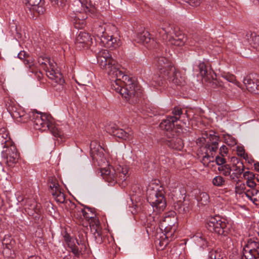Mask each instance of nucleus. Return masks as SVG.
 Instances as JSON below:
<instances>
[{
  "label": "nucleus",
  "mask_w": 259,
  "mask_h": 259,
  "mask_svg": "<svg viewBox=\"0 0 259 259\" xmlns=\"http://www.w3.org/2000/svg\"><path fill=\"white\" fill-rule=\"evenodd\" d=\"M96 55L97 62L103 69H105L110 76L111 87L116 92L119 93L131 104L142 102L143 91L141 86L134 82L132 78L120 70L119 65L106 49H91Z\"/></svg>",
  "instance_id": "nucleus-1"
},
{
  "label": "nucleus",
  "mask_w": 259,
  "mask_h": 259,
  "mask_svg": "<svg viewBox=\"0 0 259 259\" xmlns=\"http://www.w3.org/2000/svg\"><path fill=\"white\" fill-rule=\"evenodd\" d=\"M93 31L96 39L100 40L101 46L112 49L121 45L120 40L114 35L113 32H117V28L115 25H98L94 28Z\"/></svg>",
  "instance_id": "nucleus-2"
},
{
  "label": "nucleus",
  "mask_w": 259,
  "mask_h": 259,
  "mask_svg": "<svg viewBox=\"0 0 259 259\" xmlns=\"http://www.w3.org/2000/svg\"><path fill=\"white\" fill-rule=\"evenodd\" d=\"M146 196L147 201L153 208L154 211L160 212L166 207V200L163 195V191L161 187L154 183L148 185Z\"/></svg>",
  "instance_id": "nucleus-3"
},
{
  "label": "nucleus",
  "mask_w": 259,
  "mask_h": 259,
  "mask_svg": "<svg viewBox=\"0 0 259 259\" xmlns=\"http://www.w3.org/2000/svg\"><path fill=\"white\" fill-rule=\"evenodd\" d=\"M103 178L110 185L121 183L125 181L128 177V167L126 165H118L115 168H104L101 170Z\"/></svg>",
  "instance_id": "nucleus-4"
},
{
  "label": "nucleus",
  "mask_w": 259,
  "mask_h": 259,
  "mask_svg": "<svg viewBox=\"0 0 259 259\" xmlns=\"http://www.w3.org/2000/svg\"><path fill=\"white\" fill-rule=\"evenodd\" d=\"M174 33V26L166 23L164 24L161 29L159 30L158 33L156 34V37L165 40L167 45L183 46L186 41V36L183 34L178 35L175 34V36L172 35Z\"/></svg>",
  "instance_id": "nucleus-5"
},
{
  "label": "nucleus",
  "mask_w": 259,
  "mask_h": 259,
  "mask_svg": "<svg viewBox=\"0 0 259 259\" xmlns=\"http://www.w3.org/2000/svg\"><path fill=\"white\" fill-rule=\"evenodd\" d=\"M177 223V218L176 216L175 211L168 212L166 215L160 221L159 227L161 230H164L165 233V238L159 241L160 245H164L166 246L169 241L172 240L174 233L176 230L175 224Z\"/></svg>",
  "instance_id": "nucleus-6"
},
{
  "label": "nucleus",
  "mask_w": 259,
  "mask_h": 259,
  "mask_svg": "<svg viewBox=\"0 0 259 259\" xmlns=\"http://www.w3.org/2000/svg\"><path fill=\"white\" fill-rule=\"evenodd\" d=\"M17 200L23 205L25 211L35 219H39L42 210L41 205L37 203L33 197L24 198L22 195L17 196Z\"/></svg>",
  "instance_id": "nucleus-7"
},
{
  "label": "nucleus",
  "mask_w": 259,
  "mask_h": 259,
  "mask_svg": "<svg viewBox=\"0 0 259 259\" xmlns=\"http://www.w3.org/2000/svg\"><path fill=\"white\" fill-rule=\"evenodd\" d=\"M206 228L211 232L220 235H227L230 232V225L219 217H211L207 222Z\"/></svg>",
  "instance_id": "nucleus-8"
},
{
  "label": "nucleus",
  "mask_w": 259,
  "mask_h": 259,
  "mask_svg": "<svg viewBox=\"0 0 259 259\" xmlns=\"http://www.w3.org/2000/svg\"><path fill=\"white\" fill-rule=\"evenodd\" d=\"M219 140V136L210 134L209 139L204 147V148L206 149V152L202 160L203 165H207L208 163L213 162V152H215L218 149Z\"/></svg>",
  "instance_id": "nucleus-9"
},
{
  "label": "nucleus",
  "mask_w": 259,
  "mask_h": 259,
  "mask_svg": "<svg viewBox=\"0 0 259 259\" xmlns=\"http://www.w3.org/2000/svg\"><path fill=\"white\" fill-rule=\"evenodd\" d=\"M154 63L157 69L159 72L160 75L159 78H165V75L167 72H169L171 68L174 67L172 62L166 57L162 56L156 57L155 59ZM152 79L153 81L155 82V83L153 84L152 83V84L155 86L159 85L161 81V79L160 78L156 80H155L154 78H153Z\"/></svg>",
  "instance_id": "nucleus-10"
},
{
  "label": "nucleus",
  "mask_w": 259,
  "mask_h": 259,
  "mask_svg": "<svg viewBox=\"0 0 259 259\" xmlns=\"http://www.w3.org/2000/svg\"><path fill=\"white\" fill-rule=\"evenodd\" d=\"M38 62L43 66H46L48 63L50 68L47 67L46 70L47 76L51 80H54L55 82L59 85H62L64 83V79L62 78V74L58 70H55V66L51 62L50 60L47 58H44L40 57L39 58Z\"/></svg>",
  "instance_id": "nucleus-11"
},
{
  "label": "nucleus",
  "mask_w": 259,
  "mask_h": 259,
  "mask_svg": "<svg viewBox=\"0 0 259 259\" xmlns=\"http://www.w3.org/2000/svg\"><path fill=\"white\" fill-rule=\"evenodd\" d=\"M64 239L68 247L70 248L71 252L75 256L78 257L80 254H82L87 249L84 242H82L81 241L79 242L76 239L71 237L67 233L64 234Z\"/></svg>",
  "instance_id": "nucleus-12"
},
{
  "label": "nucleus",
  "mask_w": 259,
  "mask_h": 259,
  "mask_svg": "<svg viewBox=\"0 0 259 259\" xmlns=\"http://www.w3.org/2000/svg\"><path fill=\"white\" fill-rule=\"evenodd\" d=\"M34 128L36 130L46 131L51 126L54 122L53 119L51 115L47 114H40L36 115L33 118Z\"/></svg>",
  "instance_id": "nucleus-13"
},
{
  "label": "nucleus",
  "mask_w": 259,
  "mask_h": 259,
  "mask_svg": "<svg viewBox=\"0 0 259 259\" xmlns=\"http://www.w3.org/2000/svg\"><path fill=\"white\" fill-rule=\"evenodd\" d=\"M3 148L2 157L6 160V162L9 166H13L14 164L17 163L19 157L15 145L13 143L11 146H5Z\"/></svg>",
  "instance_id": "nucleus-14"
},
{
  "label": "nucleus",
  "mask_w": 259,
  "mask_h": 259,
  "mask_svg": "<svg viewBox=\"0 0 259 259\" xmlns=\"http://www.w3.org/2000/svg\"><path fill=\"white\" fill-rule=\"evenodd\" d=\"M8 110L12 117L18 122H26L30 118L29 113H26L24 109L17 105L9 106Z\"/></svg>",
  "instance_id": "nucleus-15"
},
{
  "label": "nucleus",
  "mask_w": 259,
  "mask_h": 259,
  "mask_svg": "<svg viewBox=\"0 0 259 259\" xmlns=\"http://www.w3.org/2000/svg\"><path fill=\"white\" fill-rule=\"evenodd\" d=\"M256 74H249L243 79V83L246 89L250 92L259 94V79Z\"/></svg>",
  "instance_id": "nucleus-16"
},
{
  "label": "nucleus",
  "mask_w": 259,
  "mask_h": 259,
  "mask_svg": "<svg viewBox=\"0 0 259 259\" xmlns=\"http://www.w3.org/2000/svg\"><path fill=\"white\" fill-rule=\"evenodd\" d=\"M177 85H183L185 83V76L175 67L171 68L165 75V78Z\"/></svg>",
  "instance_id": "nucleus-17"
},
{
  "label": "nucleus",
  "mask_w": 259,
  "mask_h": 259,
  "mask_svg": "<svg viewBox=\"0 0 259 259\" xmlns=\"http://www.w3.org/2000/svg\"><path fill=\"white\" fill-rule=\"evenodd\" d=\"M242 253H250L253 256H259V239H249L243 249Z\"/></svg>",
  "instance_id": "nucleus-18"
},
{
  "label": "nucleus",
  "mask_w": 259,
  "mask_h": 259,
  "mask_svg": "<svg viewBox=\"0 0 259 259\" xmlns=\"http://www.w3.org/2000/svg\"><path fill=\"white\" fill-rule=\"evenodd\" d=\"M92 44V38L88 32L80 31L76 37L75 45L79 49L88 47Z\"/></svg>",
  "instance_id": "nucleus-19"
},
{
  "label": "nucleus",
  "mask_w": 259,
  "mask_h": 259,
  "mask_svg": "<svg viewBox=\"0 0 259 259\" xmlns=\"http://www.w3.org/2000/svg\"><path fill=\"white\" fill-rule=\"evenodd\" d=\"M51 193L57 202L63 203L65 201L64 194L62 192L61 187L56 180L52 181L50 184Z\"/></svg>",
  "instance_id": "nucleus-20"
},
{
  "label": "nucleus",
  "mask_w": 259,
  "mask_h": 259,
  "mask_svg": "<svg viewBox=\"0 0 259 259\" xmlns=\"http://www.w3.org/2000/svg\"><path fill=\"white\" fill-rule=\"evenodd\" d=\"M70 17L76 28L82 29L86 25L85 20L87 18V15L85 13L79 12L72 14Z\"/></svg>",
  "instance_id": "nucleus-21"
},
{
  "label": "nucleus",
  "mask_w": 259,
  "mask_h": 259,
  "mask_svg": "<svg viewBox=\"0 0 259 259\" xmlns=\"http://www.w3.org/2000/svg\"><path fill=\"white\" fill-rule=\"evenodd\" d=\"M198 68L203 80L206 82H211L213 78V72L210 67L206 65L204 62H202L199 64Z\"/></svg>",
  "instance_id": "nucleus-22"
},
{
  "label": "nucleus",
  "mask_w": 259,
  "mask_h": 259,
  "mask_svg": "<svg viewBox=\"0 0 259 259\" xmlns=\"http://www.w3.org/2000/svg\"><path fill=\"white\" fill-rule=\"evenodd\" d=\"M149 36L150 33L148 31H144L137 34L136 40L139 43L150 44V47H156V41L153 38H151Z\"/></svg>",
  "instance_id": "nucleus-23"
},
{
  "label": "nucleus",
  "mask_w": 259,
  "mask_h": 259,
  "mask_svg": "<svg viewBox=\"0 0 259 259\" xmlns=\"http://www.w3.org/2000/svg\"><path fill=\"white\" fill-rule=\"evenodd\" d=\"M244 170V165L243 162L240 160H237L236 163L233 164L232 166V172L231 175V180L236 181L241 176Z\"/></svg>",
  "instance_id": "nucleus-24"
},
{
  "label": "nucleus",
  "mask_w": 259,
  "mask_h": 259,
  "mask_svg": "<svg viewBox=\"0 0 259 259\" xmlns=\"http://www.w3.org/2000/svg\"><path fill=\"white\" fill-rule=\"evenodd\" d=\"M176 117H167L164 119L159 124V127L162 130L167 132H171V135L174 136L173 128L174 127V123L177 121Z\"/></svg>",
  "instance_id": "nucleus-25"
},
{
  "label": "nucleus",
  "mask_w": 259,
  "mask_h": 259,
  "mask_svg": "<svg viewBox=\"0 0 259 259\" xmlns=\"http://www.w3.org/2000/svg\"><path fill=\"white\" fill-rule=\"evenodd\" d=\"M112 135L119 139L126 141L132 140L133 137V133L131 131L126 132L122 129L118 128L113 130Z\"/></svg>",
  "instance_id": "nucleus-26"
},
{
  "label": "nucleus",
  "mask_w": 259,
  "mask_h": 259,
  "mask_svg": "<svg viewBox=\"0 0 259 259\" xmlns=\"http://www.w3.org/2000/svg\"><path fill=\"white\" fill-rule=\"evenodd\" d=\"M169 138L167 142V145L170 148L177 150H181L183 148L184 144L181 138L175 136Z\"/></svg>",
  "instance_id": "nucleus-27"
},
{
  "label": "nucleus",
  "mask_w": 259,
  "mask_h": 259,
  "mask_svg": "<svg viewBox=\"0 0 259 259\" xmlns=\"http://www.w3.org/2000/svg\"><path fill=\"white\" fill-rule=\"evenodd\" d=\"M24 7L27 9L31 13L34 11H37L41 0H22Z\"/></svg>",
  "instance_id": "nucleus-28"
},
{
  "label": "nucleus",
  "mask_w": 259,
  "mask_h": 259,
  "mask_svg": "<svg viewBox=\"0 0 259 259\" xmlns=\"http://www.w3.org/2000/svg\"><path fill=\"white\" fill-rule=\"evenodd\" d=\"M91 152L94 158H96V155L102 157L103 156L104 149L99 144H97L95 141L91 142L90 144Z\"/></svg>",
  "instance_id": "nucleus-29"
},
{
  "label": "nucleus",
  "mask_w": 259,
  "mask_h": 259,
  "mask_svg": "<svg viewBox=\"0 0 259 259\" xmlns=\"http://www.w3.org/2000/svg\"><path fill=\"white\" fill-rule=\"evenodd\" d=\"M175 207V209L182 214L188 213L191 208L189 203L181 201L178 202Z\"/></svg>",
  "instance_id": "nucleus-30"
},
{
  "label": "nucleus",
  "mask_w": 259,
  "mask_h": 259,
  "mask_svg": "<svg viewBox=\"0 0 259 259\" xmlns=\"http://www.w3.org/2000/svg\"><path fill=\"white\" fill-rule=\"evenodd\" d=\"M246 197L251 200L255 205H259V191L257 190L247 191Z\"/></svg>",
  "instance_id": "nucleus-31"
},
{
  "label": "nucleus",
  "mask_w": 259,
  "mask_h": 259,
  "mask_svg": "<svg viewBox=\"0 0 259 259\" xmlns=\"http://www.w3.org/2000/svg\"><path fill=\"white\" fill-rule=\"evenodd\" d=\"M80 212L83 217L87 220L92 219L96 217L94 209L89 207H87L84 209H81Z\"/></svg>",
  "instance_id": "nucleus-32"
},
{
  "label": "nucleus",
  "mask_w": 259,
  "mask_h": 259,
  "mask_svg": "<svg viewBox=\"0 0 259 259\" xmlns=\"http://www.w3.org/2000/svg\"><path fill=\"white\" fill-rule=\"evenodd\" d=\"M197 200L199 203L203 205H205L209 202V196L206 192H200L199 194L197 197Z\"/></svg>",
  "instance_id": "nucleus-33"
},
{
  "label": "nucleus",
  "mask_w": 259,
  "mask_h": 259,
  "mask_svg": "<svg viewBox=\"0 0 259 259\" xmlns=\"http://www.w3.org/2000/svg\"><path fill=\"white\" fill-rule=\"evenodd\" d=\"M212 185L215 187H223L225 186L226 181L224 178L221 176H217L212 179Z\"/></svg>",
  "instance_id": "nucleus-34"
},
{
  "label": "nucleus",
  "mask_w": 259,
  "mask_h": 259,
  "mask_svg": "<svg viewBox=\"0 0 259 259\" xmlns=\"http://www.w3.org/2000/svg\"><path fill=\"white\" fill-rule=\"evenodd\" d=\"M81 6L84 8V11H88L92 14L95 13L96 9L95 7L91 4V2H88L85 0H81V2H79Z\"/></svg>",
  "instance_id": "nucleus-35"
},
{
  "label": "nucleus",
  "mask_w": 259,
  "mask_h": 259,
  "mask_svg": "<svg viewBox=\"0 0 259 259\" xmlns=\"http://www.w3.org/2000/svg\"><path fill=\"white\" fill-rule=\"evenodd\" d=\"M251 39L248 40L250 46L259 51V35L251 34L249 35Z\"/></svg>",
  "instance_id": "nucleus-36"
},
{
  "label": "nucleus",
  "mask_w": 259,
  "mask_h": 259,
  "mask_svg": "<svg viewBox=\"0 0 259 259\" xmlns=\"http://www.w3.org/2000/svg\"><path fill=\"white\" fill-rule=\"evenodd\" d=\"M218 170L224 176H229L231 179L232 167L227 164H224L218 167Z\"/></svg>",
  "instance_id": "nucleus-37"
},
{
  "label": "nucleus",
  "mask_w": 259,
  "mask_h": 259,
  "mask_svg": "<svg viewBox=\"0 0 259 259\" xmlns=\"http://www.w3.org/2000/svg\"><path fill=\"white\" fill-rule=\"evenodd\" d=\"M47 130H49L52 135L56 137H59L62 138L64 137L63 132L61 131L57 126L54 124L53 123L51 124L50 127Z\"/></svg>",
  "instance_id": "nucleus-38"
},
{
  "label": "nucleus",
  "mask_w": 259,
  "mask_h": 259,
  "mask_svg": "<svg viewBox=\"0 0 259 259\" xmlns=\"http://www.w3.org/2000/svg\"><path fill=\"white\" fill-rule=\"evenodd\" d=\"M223 254L220 252L212 249L209 252L208 259H223Z\"/></svg>",
  "instance_id": "nucleus-39"
},
{
  "label": "nucleus",
  "mask_w": 259,
  "mask_h": 259,
  "mask_svg": "<svg viewBox=\"0 0 259 259\" xmlns=\"http://www.w3.org/2000/svg\"><path fill=\"white\" fill-rule=\"evenodd\" d=\"M224 138L226 144L231 147L237 144V140L231 135H227L225 136Z\"/></svg>",
  "instance_id": "nucleus-40"
},
{
  "label": "nucleus",
  "mask_w": 259,
  "mask_h": 259,
  "mask_svg": "<svg viewBox=\"0 0 259 259\" xmlns=\"http://www.w3.org/2000/svg\"><path fill=\"white\" fill-rule=\"evenodd\" d=\"M94 238L96 242L98 244L103 242V239L101 235V231L99 228L96 229L94 233Z\"/></svg>",
  "instance_id": "nucleus-41"
},
{
  "label": "nucleus",
  "mask_w": 259,
  "mask_h": 259,
  "mask_svg": "<svg viewBox=\"0 0 259 259\" xmlns=\"http://www.w3.org/2000/svg\"><path fill=\"white\" fill-rule=\"evenodd\" d=\"M173 116H170L171 117H176L177 121L180 118L181 115L182 114V111L181 108L178 107H175L172 112Z\"/></svg>",
  "instance_id": "nucleus-42"
},
{
  "label": "nucleus",
  "mask_w": 259,
  "mask_h": 259,
  "mask_svg": "<svg viewBox=\"0 0 259 259\" xmlns=\"http://www.w3.org/2000/svg\"><path fill=\"white\" fill-rule=\"evenodd\" d=\"M222 77L229 82L233 83L235 81L236 77L232 74L224 73L222 74Z\"/></svg>",
  "instance_id": "nucleus-43"
},
{
  "label": "nucleus",
  "mask_w": 259,
  "mask_h": 259,
  "mask_svg": "<svg viewBox=\"0 0 259 259\" xmlns=\"http://www.w3.org/2000/svg\"><path fill=\"white\" fill-rule=\"evenodd\" d=\"M236 151L238 156L243 157L245 159H247V155L245 153V150L243 147L238 146Z\"/></svg>",
  "instance_id": "nucleus-44"
},
{
  "label": "nucleus",
  "mask_w": 259,
  "mask_h": 259,
  "mask_svg": "<svg viewBox=\"0 0 259 259\" xmlns=\"http://www.w3.org/2000/svg\"><path fill=\"white\" fill-rule=\"evenodd\" d=\"M247 186L249 187L250 189L248 190H246L245 192V195L246 196V193L247 191H250L252 190H257L255 189L256 183L254 181V180L249 181H246Z\"/></svg>",
  "instance_id": "nucleus-45"
},
{
  "label": "nucleus",
  "mask_w": 259,
  "mask_h": 259,
  "mask_svg": "<svg viewBox=\"0 0 259 259\" xmlns=\"http://www.w3.org/2000/svg\"><path fill=\"white\" fill-rule=\"evenodd\" d=\"M243 177L246 180V181H251L254 180L255 178V175L249 171H246L244 172Z\"/></svg>",
  "instance_id": "nucleus-46"
},
{
  "label": "nucleus",
  "mask_w": 259,
  "mask_h": 259,
  "mask_svg": "<svg viewBox=\"0 0 259 259\" xmlns=\"http://www.w3.org/2000/svg\"><path fill=\"white\" fill-rule=\"evenodd\" d=\"M0 133L1 136L5 140H11L10 136H9V134L6 130L4 128H2L0 129Z\"/></svg>",
  "instance_id": "nucleus-47"
},
{
  "label": "nucleus",
  "mask_w": 259,
  "mask_h": 259,
  "mask_svg": "<svg viewBox=\"0 0 259 259\" xmlns=\"http://www.w3.org/2000/svg\"><path fill=\"white\" fill-rule=\"evenodd\" d=\"M53 5H57L59 7H63L66 2V0H51Z\"/></svg>",
  "instance_id": "nucleus-48"
},
{
  "label": "nucleus",
  "mask_w": 259,
  "mask_h": 259,
  "mask_svg": "<svg viewBox=\"0 0 259 259\" xmlns=\"http://www.w3.org/2000/svg\"><path fill=\"white\" fill-rule=\"evenodd\" d=\"M215 162H216V163L218 165H223L224 164H226L225 163H226V159L223 157H220L219 156H217L216 157H215Z\"/></svg>",
  "instance_id": "nucleus-49"
},
{
  "label": "nucleus",
  "mask_w": 259,
  "mask_h": 259,
  "mask_svg": "<svg viewBox=\"0 0 259 259\" xmlns=\"http://www.w3.org/2000/svg\"><path fill=\"white\" fill-rule=\"evenodd\" d=\"M183 1L188 3L190 5L196 7L199 5L201 0H183Z\"/></svg>",
  "instance_id": "nucleus-50"
},
{
  "label": "nucleus",
  "mask_w": 259,
  "mask_h": 259,
  "mask_svg": "<svg viewBox=\"0 0 259 259\" xmlns=\"http://www.w3.org/2000/svg\"><path fill=\"white\" fill-rule=\"evenodd\" d=\"M196 238H199L202 242V245H206L207 244V241L204 236L200 234V233H197L195 236Z\"/></svg>",
  "instance_id": "nucleus-51"
},
{
  "label": "nucleus",
  "mask_w": 259,
  "mask_h": 259,
  "mask_svg": "<svg viewBox=\"0 0 259 259\" xmlns=\"http://www.w3.org/2000/svg\"><path fill=\"white\" fill-rule=\"evenodd\" d=\"M242 259H259V256H253L250 253H242Z\"/></svg>",
  "instance_id": "nucleus-52"
},
{
  "label": "nucleus",
  "mask_w": 259,
  "mask_h": 259,
  "mask_svg": "<svg viewBox=\"0 0 259 259\" xmlns=\"http://www.w3.org/2000/svg\"><path fill=\"white\" fill-rule=\"evenodd\" d=\"M220 151L222 156H224L228 152V148L225 145H223L220 147Z\"/></svg>",
  "instance_id": "nucleus-53"
},
{
  "label": "nucleus",
  "mask_w": 259,
  "mask_h": 259,
  "mask_svg": "<svg viewBox=\"0 0 259 259\" xmlns=\"http://www.w3.org/2000/svg\"><path fill=\"white\" fill-rule=\"evenodd\" d=\"M18 57L20 59H24V58H25V52H24V51H21V52H20L18 54Z\"/></svg>",
  "instance_id": "nucleus-54"
},
{
  "label": "nucleus",
  "mask_w": 259,
  "mask_h": 259,
  "mask_svg": "<svg viewBox=\"0 0 259 259\" xmlns=\"http://www.w3.org/2000/svg\"><path fill=\"white\" fill-rule=\"evenodd\" d=\"M23 62L25 65H28L29 67H30L32 64V62L28 59H25V58H24Z\"/></svg>",
  "instance_id": "nucleus-55"
},
{
  "label": "nucleus",
  "mask_w": 259,
  "mask_h": 259,
  "mask_svg": "<svg viewBox=\"0 0 259 259\" xmlns=\"http://www.w3.org/2000/svg\"><path fill=\"white\" fill-rule=\"evenodd\" d=\"M28 259H41V257L37 255H31L29 256Z\"/></svg>",
  "instance_id": "nucleus-56"
},
{
  "label": "nucleus",
  "mask_w": 259,
  "mask_h": 259,
  "mask_svg": "<svg viewBox=\"0 0 259 259\" xmlns=\"http://www.w3.org/2000/svg\"><path fill=\"white\" fill-rule=\"evenodd\" d=\"M254 169L256 170L259 171V162H257L254 164Z\"/></svg>",
  "instance_id": "nucleus-57"
},
{
  "label": "nucleus",
  "mask_w": 259,
  "mask_h": 259,
  "mask_svg": "<svg viewBox=\"0 0 259 259\" xmlns=\"http://www.w3.org/2000/svg\"><path fill=\"white\" fill-rule=\"evenodd\" d=\"M63 259H73V258L70 255H68L64 256Z\"/></svg>",
  "instance_id": "nucleus-58"
},
{
  "label": "nucleus",
  "mask_w": 259,
  "mask_h": 259,
  "mask_svg": "<svg viewBox=\"0 0 259 259\" xmlns=\"http://www.w3.org/2000/svg\"><path fill=\"white\" fill-rule=\"evenodd\" d=\"M198 141H200V142L204 143L205 142V139L204 138H200L199 139H198Z\"/></svg>",
  "instance_id": "nucleus-59"
},
{
  "label": "nucleus",
  "mask_w": 259,
  "mask_h": 259,
  "mask_svg": "<svg viewBox=\"0 0 259 259\" xmlns=\"http://www.w3.org/2000/svg\"><path fill=\"white\" fill-rule=\"evenodd\" d=\"M233 83H235V84H236L238 87H240V85L241 83L239 81H237L236 79H235V81Z\"/></svg>",
  "instance_id": "nucleus-60"
},
{
  "label": "nucleus",
  "mask_w": 259,
  "mask_h": 259,
  "mask_svg": "<svg viewBox=\"0 0 259 259\" xmlns=\"http://www.w3.org/2000/svg\"><path fill=\"white\" fill-rule=\"evenodd\" d=\"M109 252L111 253V254H114V251H112L111 250H109Z\"/></svg>",
  "instance_id": "nucleus-61"
},
{
  "label": "nucleus",
  "mask_w": 259,
  "mask_h": 259,
  "mask_svg": "<svg viewBox=\"0 0 259 259\" xmlns=\"http://www.w3.org/2000/svg\"><path fill=\"white\" fill-rule=\"evenodd\" d=\"M256 180L258 182H259V175L257 176L256 177Z\"/></svg>",
  "instance_id": "nucleus-62"
},
{
  "label": "nucleus",
  "mask_w": 259,
  "mask_h": 259,
  "mask_svg": "<svg viewBox=\"0 0 259 259\" xmlns=\"http://www.w3.org/2000/svg\"><path fill=\"white\" fill-rule=\"evenodd\" d=\"M115 244H114V243H112V248H113V247H115Z\"/></svg>",
  "instance_id": "nucleus-63"
},
{
  "label": "nucleus",
  "mask_w": 259,
  "mask_h": 259,
  "mask_svg": "<svg viewBox=\"0 0 259 259\" xmlns=\"http://www.w3.org/2000/svg\"><path fill=\"white\" fill-rule=\"evenodd\" d=\"M246 37H247V39H248V37H249V35H248V34H247V35H246Z\"/></svg>",
  "instance_id": "nucleus-64"
}]
</instances>
